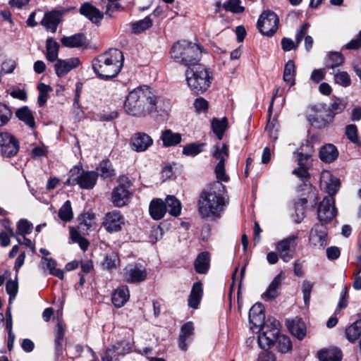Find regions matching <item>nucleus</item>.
I'll use <instances>...</instances> for the list:
<instances>
[{
  "instance_id": "c9c22d12",
  "label": "nucleus",
  "mask_w": 361,
  "mask_h": 361,
  "mask_svg": "<svg viewBox=\"0 0 361 361\" xmlns=\"http://www.w3.org/2000/svg\"><path fill=\"white\" fill-rule=\"evenodd\" d=\"M165 204L166 212L174 216H178L180 214L181 204L180 201L173 195H169L166 198Z\"/></svg>"
},
{
  "instance_id": "e2e57ef3",
  "label": "nucleus",
  "mask_w": 361,
  "mask_h": 361,
  "mask_svg": "<svg viewBox=\"0 0 361 361\" xmlns=\"http://www.w3.org/2000/svg\"><path fill=\"white\" fill-rule=\"evenodd\" d=\"M312 287H313V283H312L307 281H303V283H302V293H303V300H304L305 305H307L310 302V295H311Z\"/></svg>"
},
{
  "instance_id": "b1692460",
  "label": "nucleus",
  "mask_w": 361,
  "mask_h": 361,
  "mask_svg": "<svg viewBox=\"0 0 361 361\" xmlns=\"http://www.w3.org/2000/svg\"><path fill=\"white\" fill-rule=\"evenodd\" d=\"M130 292L127 286H122L116 289L112 293L111 301L114 305L120 308L129 300Z\"/></svg>"
},
{
  "instance_id": "bb28decb",
  "label": "nucleus",
  "mask_w": 361,
  "mask_h": 361,
  "mask_svg": "<svg viewBox=\"0 0 361 361\" xmlns=\"http://www.w3.org/2000/svg\"><path fill=\"white\" fill-rule=\"evenodd\" d=\"M87 39L83 33H77L71 36H63L61 39L62 45L68 48H78L86 44Z\"/></svg>"
},
{
  "instance_id": "338daca9",
  "label": "nucleus",
  "mask_w": 361,
  "mask_h": 361,
  "mask_svg": "<svg viewBox=\"0 0 361 361\" xmlns=\"http://www.w3.org/2000/svg\"><path fill=\"white\" fill-rule=\"evenodd\" d=\"M120 8L121 5L118 3V0H108L106 14L109 15V16H111L112 13L118 11Z\"/></svg>"
},
{
  "instance_id": "e433bc0d",
  "label": "nucleus",
  "mask_w": 361,
  "mask_h": 361,
  "mask_svg": "<svg viewBox=\"0 0 361 361\" xmlns=\"http://www.w3.org/2000/svg\"><path fill=\"white\" fill-rule=\"evenodd\" d=\"M16 116L19 120L23 121L30 128H34L35 126V121L32 111L27 106H23L18 109L16 112Z\"/></svg>"
},
{
  "instance_id": "4d7b16f0",
  "label": "nucleus",
  "mask_w": 361,
  "mask_h": 361,
  "mask_svg": "<svg viewBox=\"0 0 361 361\" xmlns=\"http://www.w3.org/2000/svg\"><path fill=\"white\" fill-rule=\"evenodd\" d=\"M12 116V111L8 106L0 103V126L6 124Z\"/></svg>"
},
{
  "instance_id": "37998d69",
  "label": "nucleus",
  "mask_w": 361,
  "mask_h": 361,
  "mask_svg": "<svg viewBox=\"0 0 361 361\" xmlns=\"http://www.w3.org/2000/svg\"><path fill=\"white\" fill-rule=\"evenodd\" d=\"M276 343L278 350L282 353H286L292 350L291 341L287 336L279 335Z\"/></svg>"
},
{
  "instance_id": "a19ab883",
  "label": "nucleus",
  "mask_w": 361,
  "mask_h": 361,
  "mask_svg": "<svg viewBox=\"0 0 361 361\" xmlns=\"http://www.w3.org/2000/svg\"><path fill=\"white\" fill-rule=\"evenodd\" d=\"M228 121L226 118H223L221 120L214 118L212 121V128L213 132L216 134L219 140H221L224 136V133L227 128Z\"/></svg>"
},
{
  "instance_id": "6ab92c4d",
  "label": "nucleus",
  "mask_w": 361,
  "mask_h": 361,
  "mask_svg": "<svg viewBox=\"0 0 361 361\" xmlns=\"http://www.w3.org/2000/svg\"><path fill=\"white\" fill-rule=\"evenodd\" d=\"M153 143L152 137L145 133H137L131 138V145L134 150L144 152Z\"/></svg>"
},
{
  "instance_id": "603ef678",
  "label": "nucleus",
  "mask_w": 361,
  "mask_h": 361,
  "mask_svg": "<svg viewBox=\"0 0 361 361\" xmlns=\"http://www.w3.org/2000/svg\"><path fill=\"white\" fill-rule=\"evenodd\" d=\"M152 25V20L149 17H145L144 19L134 23L132 25L133 32L140 33Z\"/></svg>"
},
{
  "instance_id": "58836bf2",
  "label": "nucleus",
  "mask_w": 361,
  "mask_h": 361,
  "mask_svg": "<svg viewBox=\"0 0 361 361\" xmlns=\"http://www.w3.org/2000/svg\"><path fill=\"white\" fill-rule=\"evenodd\" d=\"M346 338L353 342L361 335V319L357 320L349 326L345 330Z\"/></svg>"
},
{
  "instance_id": "7ed1b4c3",
  "label": "nucleus",
  "mask_w": 361,
  "mask_h": 361,
  "mask_svg": "<svg viewBox=\"0 0 361 361\" xmlns=\"http://www.w3.org/2000/svg\"><path fill=\"white\" fill-rule=\"evenodd\" d=\"M123 55L118 49H109L92 60V66L97 77L108 80L116 77L123 66Z\"/></svg>"
},
{
  "instance_id": "cd10ccee",
  "label": "nucleus",
  "mask_w": 361,
  "mask_h": 361,
  "mask_svg": "<svg viewBox=\"0 0 361 361\" xmlns=\"http://www.w3.org/2000/svg\"><path fill=\"white\" fill-rule=\"evenodd\" d=\"M166 212V206L161 199H155L151 201L149 204V214L154 220L162 219Z\"/></svg>"
},
{
  "instance_id": "6e6552de",
  "label": "nucleus",
  "mask_w": 361,
  "mask_h": 361,
  "mask_svg": "<svg viewBox=\"0 0 361 361\" xmlns=\"http://www.w3.org/2000/svg\"><path fill=\"white\" fill-rule=\"evenodd\" d=\"M212 156L218 160V163L215 166V174L217 181L227 182L229 179L228 176L225 171V161L229 157L228 145L226 143L221 145H215L211 151Z\"/></svg>"
},
{
  "instance_id": "680f3d73",
  "label": "nucleus",
  "mask_w": 361,
  "mask_h": 361,
  "mask_svg": "<svg viewBox=\"0 0 361 361\" xmlns=\"http://www.w3.org/2000/svg\"><path fill=\"white\" fill-rule=\"evenodd\" d=\"M310 168L307 166H298L293 171V174L295 175L301 180L305 181L310 178L308 170Z\"/></svg>"
},
{
  "instance_id": "5fc2aeb1",
  "label": "nucleus",
  "mask_w": 361,
  "mask_h": 361,
  "mask_svg": "<svg viewBox=\"0 0 361 361\" xmlns=\"http://www.w3.org/2000/svg\"><path fill=\"white\" fill-rule=\"evenodd\" d=\"M119 263V259L117 255L114 254L105 255L102 266L104 269L110 270L116 268Z\"/></svg>"
},
{
  "instance_id": "412c9836",
  "label": "nucleus",
  "mask_w": 361,
  "mask_h": 361,
  "mask_svg": "<svg viewBox=\"0 0 361 361\" xmlns=\"http://www.w3.org/2000/svg\"><path fill=\"white\" fill-rule=\"evenodd\" d=\"M63 12L59 11H52L47 13L42 19L41 24L47 29L51 30L54 33L56 31L58 25L61 22Z\"/></svg>"
},
{
  "instance_id": "9b49d317",
  "label": "nucleus",
  "mask_w": 361,
  "mask_h": 361,
  "mask_svg": "<svg viewBox=\"0 0 361 361\" xmlns=\"http://www.w3.org/2000/svg\"><path fill=\"white\" fill-rule=\"evenodd\" d=\"M20 145L15 136L8 133H0V154L4 157H13L19 151Z\"/></svg>"
},
{
  "instance_id": "f257e3e1",
  "label": "nucleus",
  "mask_w": 361,
  "mask_h": 361,
  "mask_svg": "<svg viewBox=\"0 0 361 361\" xmlns=\"http://www.w3.org/2000/svg\"><path fill=\"white\" fill-rule=\"evenodd\" d=\"M169 107V99L157 97L152 89L146 85L130 92L124 104L126 112L135 117H145L152 113L167 111Z\"/></svg>"
},
{
  "instance_id": "20e7f679",
  "label": "nucleus",
  "mask_w": 361,
  "mask_h": 361,
  "mask_svg": "<svg viewBox=\"0 0 361 361\" xmlns=\"http://www.w3.org/2000/svg\"><path fill=\"white\" fill-rule=\"evenodd\" d=\"M203 51L204 49L200 44L180 40L171 47V56L176 62L188 68L200 64L198 62Z\"/></svg>"
},
{
  "instance_id": "774afa93",
  "label": "nucleus",
  "mask_w": 361,
  "mask_h": 361,
  "mask_svg": "<svg viewBox=\"0 0 361 361\" xmlns=\"http://www.w3.org/2000/svg\"><path fill=\"white\" fill-rule=\"evenodd\" d=\"M65 335V329L63 325L59 323L54 331L55 342H63Z\"/></svg>"
},
{
  "instance_id": "f8f14e48",
  "label": "nucleus",
  "mask_w": 361,
  "mask_h": 361,
  "mask_svg": "<svg viewBox=\"0 0 361 361\" xmlns=\"http://www.w3.org/2000/svg\"><path fill=\"white\" fill-rule=\"evenodd\" d=\"M297 235H292L276 243V250L283 262H288L293 258L297 245Z\"/></svg>"
},
{
  "instance_id": "8fccbe9b",
  "label": "nucleus",
  "mask_w": 361,
  "mask_h": 361,
  "mask_svg": "<svg viewBox=\"0 0 361 361\" xmlns=\"http://www.w3.org/2000/svg\"><path fill=\"white\" fill-rule=\"evenodd\" d=\"M204 145H205L204 143L189 144L183 147V154L187 155V156L195 157L202 151Z\"/></svg>"
},
{
  "instance_id": "dca6fc26",
  "label": "nucleus",
  "mask_w": 361,
  "mask_h": 361,
  "mask_svg": "<svg viewBox=\"0 0 361 361\" xmlns=\"http://www.w3.org/2000/svg\"><path fill=\"white\" fill-rule=\"evenodd\" d=\"M262 332L258 336V343L262 349L269 348L276 342L279 336V330L276 328L270 329L267 324L263 326H259Z\"/></svg>"
},
{
  "instance_id": "3c124183",
  "label": "nucleus",
  "mask_w": 361,
  "mask_h": 361,
  "mask_svg": "<svg viewBox=\"0 0 361 361\" xmlns=\"http://www.w3.org/2000/svg\"><path fill=\"white\" fill-rule=\"evenodd\" d=\"M94 215L93 214L86 213L80 218L78 228L85 231L90 229L94 224Z\"/></svg>"
},
{
  "instance_id": "39448f33",
  "label": "nucleus",
  "mask_w": 361,
  "mask_h": 361,
  "mask_svg": "<svg viewBox=\"0 0 361 361\" xmlns=\"http://www.w3.org/2000/svg\"><path fill=\"white\" fill-rule=\"evenodd\" d=\"M186 81L192 91L197 94L203 93L211 85L212 78L202 64L188 67L185 71Z\"/></svg>"
},
{
  "instance_id": "864d4df0",
  "label": "nucleus",
  "mask_w": 361,
  "mask_h": 361,
  "mask_svg": "<svg viewBox=\"0 0 361 361\" xmlns=\"http://www.w3.org/2000/svg\"><path fill=\"white\" fill-rule=\"evenodd\" d=\"M224 8L226 11L234 13H241L245 10V8L241 6L240 0H228L227 2L224 3Z\"/></svg>"
},
{
  "instance_id": "f3484780",
  "label": "nucleus",
  "mask_w": 361,
  "mask_h": 361,
  "mask_svg": "<svg viewBox=\"0 0 361 361\" xmlns=\"http://www.w3.org/2000/svg\"><path fill=\"white\" fill-rule=\"evenodd\" d=\"M309 27V23H305L301 26L300 29L295 35V44L290 38L283 37L281 42L283 50L285 51H289L293 49H296L303 39V37L307 34Z\"/></svg>"
},
{
  "instance_id": "c756f323",
  "label": "nucleus",
  "mask_w": 361,
  "mask_h": 361,
  "mask_svg": "<svg viewBox=\"0 0 361 361\" xmlns=\"http://www.w3.org/2000/svg\"><path fill=\"white\" fill-rule=\"evenodd\" d=\"M342 352L337 348L321 350L318 353V357L320 361H341Z\"/></svg>"
},
{
  "instance_id": "ea45409f",
  "label": "nucleus",
  "mask_w": 361,
  "mask_h": 361,
  "mask_svg": "<svg viewBox=\"0 0 361 361\" xmlns=\"http://www.w3.org/2000/svg\"><path fill=\"white\" fill-rule=\"evenodd\" d=\"M295 66L293 61L289 60L285 65L283 71V80L290 83V86H293L295 83Z\"/></svg>"
},
{
  "instance_id": "7c9ffc66",
  "label": "nucleus",
  "mask_w": 361,
  "mask_h": 361,
  "mask_svg": "<svg viewBox=\"0 0 361 361\" xmlns=\"http://www.w3.org/2000/svg\"><path fill=\"white\" fill-rule=\"evenodd\" d=\"M338 156L336 147L332 144L323 146L319 150L320 159L326 163L333 162Z\"/></svg>"
},
{
  "instance_id": "6e6d98bb",
  "label": "nucleus",
  "mask_w": 361,
  "mask_h": 361,
  "mask_svg": "<svg viewBox=\"0 0 361 361\" xmlns=\"http://www.w3.org/2000/svg\"><path fill=\"white\" fill-rule=\"evenodd\" d=\"M345 135L353 143L360 145L361 142L357 135V126L354 124L348 125L345 128Z\"/></svg>"
},
{
  "instance_id": "a878e982",
  "label": "nucleus",
  "mask_w": 361,
  "mask_h": 361,
  "mask_svg": "<svg viewBox=\"0 0 361 361\" xmlns=\"http://www.w3.org/2000/svg\"><path fill=\"white\" fill-rule=\"evenodd\" d=\"M282 272H281L276 275L269 284L267 290L262 294V298L264 300H272L278 297V290L282 283Z\"/></svg>"
},
{
  "instance_id": "f704fd0d",
  "label": "nucleus",
  "mask_w": 361,
  "mask_h": 361,
  "mask_svg": "<svg viewBox=\"0 0 361 361\" xmlns=\"http://www.w3.org/2000/svg\"><path fill=\"white\" fill-rule=\"evenodd\" d=\"M163 145L165 147L174 146L181 142V135L180 133H173L171 130H165L162 132L161 137Z\"/></svg>"
},
{
  "instance_id": "423d86ee",
  "label": "nucleus",
  "mask_w": 361,
  "mask_h": 361,
  "mask_svg": "<svg viewBox=\"0 0 361 361\" xmlns=\"http://www.w3.org/2000/svg\"><path fill=\"white\" fill-rule=\"evenodd\" d=\"M118 183V185L111 192V201L115 207H122L127 205L130 200L132 192L130 189L132 183L126 176H120Z\"/></svg>"
},
{
  "instance_id": "2f4dec72",
  "label": "nucleus",
  "mask_w": 361,
  "mask_h": 361,
  "mask_svg": "<svg viewBox=\"0 0 361 361\" xmlns=\"http://www.w3.org/2000/svg\"><path fill=\"white\" fill-rule=\"evenodd\" d=\"M210 257L207 252H202L198 255L195 261L194 266L196 272L205 274L209 268Z\"/></svg>"
},
{
  "instance_id": "a211bd4d",
  "label": "nucleus",
  "mask_w": 361,
  "mask_h": 361,
  "mask_svg": "<svg viewBox=\"0 0 361 361\" xmlns=\"http://www.w3.org/2000/svg\"><path fill=\"white\" fill-rule=\"evenodd\" d=\"M80 64L78 58H71L65 60L58 59L54 65L56 75L59 77H63L69 73L71 70L75 68Z\"/></svg>"
},
{
  "instance_id": "1a4fd4ad",
  "label": "nucleus",
  "mask_w": 361,
  "mask_h": 361,
  "mask_svg": "<svg viewBox=\"0 0 361 361\" xmlns=\"http://www.w3.org/2000/svg\"><path fill=\"white\" fill-rule=\"evenodd\" d=\"M279 22L278 16L274 11L267 10L260 15L257 26L262 35L272 36L278 30Z\"/></svg>"
},
{
  "instance_id": "49530a36",
  "label": "nucleus",
  "mask_w": 361,
  "mask_h": 361,
  "mask_svg": "<svg viewBox=\"0 0 361 361\" xmlns=\"http://www.w3.org/2000/svg\"><path fill=\"white\" fill-rule=\"evenodd\" d=\"M307 203V200L305 197L300 198L295 204V221L298 224L300 223L305 217V205Z\"/></svg>"
},
{
  "instance_id": "c03bdc74",
  "label": "nucleus",
  "mask_w": 361,
  "mask_h": 361,
  "mask_svg": "<svg viewBox=\"0 0 361 361\" xmlns=\"http://www.w3.org/2000/svg\"><path fill=\"white\" fill-rule=\"evenodd\" d=\"M59 217L61 220L68 222L73 218V213L71 207V203L69 200L65 202L59 210Z\"/></svg>"
},
{
  "instance_id": "4c0bfd02",
  "label": "nucleus",
  "mask_w": 361,
  "mask_h": 361,
  "mask_svg": "<svg viewBox=\"0 0 361 361\" xmlns=\"http://www.w3.org/2000/svg\"><path fill=\"white\" fill-rule=\"evenodd\" d=\"M97 171L104 179L111 180L115 176L112 164L108 160L102 161L97 167Z\"/></svg>"
},
{
  "instance_id": "0eeeda50",
  "label": "nucleus",
  "mask_w": 361,
  "mask_h": 361,
  "mask_svg": "<svg viewBox=\"0 0 361 361\" xmlns=\"http://www.w3.org/2000/svg\"><path fill=\"white\" fill-rule=\"evenodd\" d=\"M80 169L75 167L71 170V176L66 181L68 185H75L78 184L81 188L92 189L96 184L98 173L93 171H82L81 173Z\"/></svg>"
},
{
  "instance_id": "de8ad7c7",
  "label": "nucleus",
  "mask_w": 361,
  "mask_h": 361,
  "mask_svg": "<svg viewBox=\"0 0 361 361\" xmlns=\"http://www.w3.org/2000/svg\"><path fill=\"white\" fill-rule=\"evenodd\" d=\"M37 89L39 90V96L37 98L38 104L40 106H42L47 102L49 92L52 90V88L49 85L39 83L37 86Z\"/></svg>"
},
{
  "instance_id": "473e14b6",
  "label": "nucleus",
  "mask_w": 361,
  "mask_h": 361,
  "mask_svg": "<svg viewBox=\"0 0 361 361\" xmlns=\"http://www.w3.org/2000/svg\"><path fill=\"white\" fill-rule=\"evenodd\" d=\"M344 63V56L341 52L332 51L327 54L325 62V68L335 71L336 67L341 66Z\"/></svg>"
},
{
  "instance_id": "72a5a7b5",
  "label": "nucleus",
  "mask_w": 361,
  "mask_h": 361,
  "mask_svg": "<svg viewBox=\"0 0 361 361\" xmlns=\"http://www.w3.org/2000/svg\"><path fill=\"white\" fill-rule=\"evenodd\" d=\"M60 45L53 38L50 37L47 39L46 49L47 59L51 62L58 60V55Z\"/></svg>"
},
{
  "instance_id": "c85d7f7f",
  "label": "nucleus",
  "mask_w": 361,
  "mask_h": 361,
  "mask_svg": "<svg viewBox=\"0 0 361 361\" xmlns=\"http://www.w3.org/2000/svg\"><path fill=\"white\" fill-rule=\"evenodd\" d=\"M202 283L200 281L195 283L189 295L188 305L193 309H197L202 300Z\"/></svg>"
},
{
  "instance_id": "09e8293b",
  "label": "nucleus",
  "mask_w": 361,
  "mask_h": 361,
  "mask_svg": "<svg viewBox=\"0 0 361 361\" xmlns=\"http://www.w3.org/2000/svg\"><path fill=\"white\" fill-rule=\"evenodd\" d=\"M33 228L32 223L27 219H21L17 224V234L25 236L30 234Z\"/></svg>"
},
{
  "instance_id": "aec40b11",
  "label": "nucleus",
  "mask_w": 361,
  "mask_h": 361,
  "mask_svg": "<svg viewBox=\"0 0 361 361\" xmlns=\"http://www.w3.org/2000/svg\"><path fill=\"white\" fill-rule=\"evenodd\" d=\"M194 326L191 322L184 324L180 329V334L178 338L179 348L185 352L188 350V343L192 341Z\"/></svg>"
},
{
  "instance_id": "5701e85b",
  "label": "nucleus",
  "mask_w": 361,
  "mask_h": 361,
  "mask_svg": "<svg viewBox=\"0 0 361 361\" xmlns=\"http://www.w3.org/2000/svg\"><path fill=\"white\" fill-rule=\"evenodd\" d=\"M80 13L95 24L99 23L104 17L103 13L99 9L89 3L82 4Z\"/></svg>"
},
{
  "instance_id": "9d476101",
  "label": "nucleus",
  "mask_w": 361,
  "mask_h": 361,
  "mask_svg": "<svg viewBox=\"0 0 361 361\" xmlns=\"http://www.w3.org/2000/svg\"><path fill=\"white\" fill-rule=\"evenodd\" d=\"M336 215L335 200L333 197H326L319 204L317 209V218L319 224L326 225Z\"/></svg>"
},
{
  "instance_id": "79ce46f5",
  "label": "nucleus",
  "mask_w": 361,
  "mask_h": 361,
  "mask_svg": "<svg viewBox=\"0 0 361 361\" xmlns=\"http://www.w3.org/2000/svg\"><path fill=\"white\" fill-rule=\"evenodd\" d=\"M121 343H117L113 345L111 348L106 349L104 354L102 355L103 361H113L118 358L121 355H123L125 353L123 350H121Z\"/></svg>"
},
{
  "instance_id": "a18cd8bd",
  "label": "nucleus",
  "mask_w": 361,
  "mask_h": 361,
  "mask_svg": "<svg viewBox=\"0 0 361 361\" xmlns=\"http://www.w3.org/2000/svg\"><path fill=\"white\" fill-rule=\"evenodd\" d=\"M334 80L335 83L343 87H348L351 84V79L349 74L346 71H333Z\"/></svg>"
},
{
  "instance_id": "052dcab7",
  "label": "nucleus",
  "mask_w": 361,
  "mask_h": 361,
  "mask_svg": "<svg viewBox=\"0 0 361 361\" xmlns=\"http://www.w3.org/2000/svg\"><path fill=\"white\" fill-rule=\"evenodd\" d=\"M193 106L195 109V111L197 113H201V112H206L207 111L209 104H208V102L206 99H204V98L199 97L195 100V102L193 103Z\"/></svg>"
},
{
  "instance_id": "4be33fe9",
  "label": "nucleus",
  "mask_w": 361,
  "mask_h": 361,
  "mask_svg": "<svg viewBox=\"0 0 361 361\" xmlns=\"http://www.w3.org/2000/svg\"><path fill=\"white\" fill-rule=\"evenodd\" d=\"M265 319L264 308L262 303H255L250 310L249 320L255 326H261Z\"/></svg>"
},
{
  "instance_id": "0e129e2a",
  "label": "nucleus",
  "mask_w": 361,
  "mask_h": 361,
  "mask_svg": "<svg viewBox=\"0 0 361 361\" xmlns=\"http://www.w3.org/2000/svg\"><path fill=\"white\" fill-rule=\"evenodd\" d=\"M347 49H358L361 47V30L359 32L355 39L350 40L348 43L345 45Z\"/></svg>"
},
{
  "instance_id": "393cba45",
  "label": "nucleus",
  "mask_w": 361,
  "mask_h": 361,
  "mask_svg": "<svg viewBox=\"0 0 361 361\" xmlns=\"http://www.w3.org/2000/svg\"><path fill=\"white\" fill-rule=\"evenodd\" d=\"M287 327L290 332L299 340H302L306 335V326L300 318L287 321Z\"/></svg>"
},
{
  "instance_id": "bf43d9fd",
  "label": "nucleus",
  "mask_w": 361,
  "mask_h": 361,
  "mask_svg": "<svg viewBox=\"0 0 361 361\" xmlns=\"http://www.w3.org/2000/svg\"><path fill=\"white\" fill-rule=\"evenodd\" d=\"M295 154L298 157V164L300 166H307L310 168L312 164L310 161L311 155L310 154H304L302 152H295Z\"/></svg>"
},
{
  "instance_id": "4468645a",
  "label": "nucleus",
  "mask_w": 361,
  "mask_h": 361,
  "mask_svg": "<svg viewBox=\"0 0 361 361\" xmlns=\"http://www.w3.org/2000/svg\"><path fill=\"white\" fill-rule=\"evenodd\" d=\"M145 269L137 264H129L126 266L122 272V276L128 283H138L145 280L147 277Z\"/></svg>"
},
{
  "instance_id": "2eb2a0df",
  "label": "nucleus",
  "mask_w": 361,
  "mask_h": 361,
  "mask_svg": "<svg viewBox=\"0 0 361 361\" xmlns=\"http://www.w3.org/2000/svg\"><path fill=\"white\" fill-rule=\"evenodd\" d=\"M309 240L312 245L323 248L327 244V228L325 225L315 224L311 229Z\"/></svg>"
},
{
  "instance_id": "13d9d810",
  "label": "nucleus",
  "mask_w": 361,
  "mask_h": 361,
  "mask_svg": "<svg viewBox=\"0 0 361 361\" xmlns=\"http://www.w3.org/2000/svg\"><path fill=\"white\" fill-rule=\"evenodd\" d=\"M6 293L9 295V302L15 298L18 293V284L13 280H8L6 284Z\"/></svg>"
},
{
  "instance_id": "f03ea898",
  "label": "nucleus",
  "mask_w": 361,
  "mask_h": 361,
  "mask_svg": "<svg viewBox=\"0 0 361 361\" xmlns=\"http://www.w3.org/2000/svg\"><path fill=\"white\" fill-rule=\"evenodd\" d=\"M226 187L219 181L213 182L204 189L200 196L198 211L202 218L215 219L227 203Z\"/></svg>"
},
{
  "instance_id": "ddd939ff",
  "label": "nucleus",
  "mask_w": 361,
  "mask_h": 361,
  "mask_svg": "<svg viewBox=\"0 0 361 361\" xmlns=\"http://www.w3.org/2000/svg\"><path fill=\"white\" fill-rule=\"evenodd\" d=\"M125 224V219L120 211L113 210L106 214L102 226L109 233L118 232Z\"/></svg>"
},
{
  "instance_id": "69168bd1",
  "label": "nucleus",
  "mask_w": 361,
  "mask_h": 361,
  "mask_svg": "<svg viewBox=\"0 0 361 361\" xmlns=\"http://www.w3.org/2000/svg\"><path fill=\"white\" fill-rule=\"evenodd\" d=\"M325 69L319 68L315 69L312 71L310 79L315 83H318L322 81L325 77Z\"/></svg>"
}]
</instances>
